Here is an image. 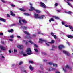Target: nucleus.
<instances>
[{"label": "nucleus", "instance_id": "f03ea898", "mask_svg": "<svg viewBox=\"0 0 73 73\" xmlns=\"http://www.w3.org/2000/svg\"><path fill=\"white\" fill-rule=\"evenodd\" d=\"M26 52L28 55H31L32 54V52L31 51L30 48H28L26 50Z\"/></svg>", "mask_w": 73, "mask_h": 73}, {"label": "nucleus", "instance_id": "72a5a7b5", "mask_svg": "<svg viewBox=\"0 0 73 73\" xmlns=\"http://www.w3.org/2000/svg\"><path fill=\"white\" fill-rule=\"evenodd\" d=\"M24 53V52L23 51H20L19 52V54H23Z\"/></svg>", "mask_w": 73, "mask_h": 73}, {"label": "nucleus", "instance_id": "f257e3e1", "mask_svg": "<svg viewBox=\"0 0 73 73\" xmlns=\"http://www.w3.org/2000/svg\"><path fill=\"white\" fill-rule=\"evenodd\" d=\"M19 23L20 24V25H21V21H22V22L23 23H24L25 24L27 23V21H26L24 19H23L22 20V19L20 18H19Z\"/></svg>", "mask_w": 73, "mask_h": 73}, {"label": "nucleus", "instance_id": "2eb2a0df", "mask_svg": "<svg viewBox=\"0 0 73 73\" xmlns=\"http://www.w3.org/2000/svg\"><path fill=\"white\" fill-rule=\"evenodd\" d=\"M19 9L20 11H23V12H25V11H26V10L23 8Z\"/></svg>", "mask_w": 73, "mask_h": 73}, {"label": "nucleus", "instance_id": "c756f323", "mask_svg": "<svg viewBox=\"0 0 73 73\" xmlns=\"http://www.w3.org/2000/svg\"><path fill=\"white\" fill-rule=\"evenodd\" d=\"M38 34H41V35H44V34L42 33H41V31H40L38 32Z\"/></svg>", "mask_w": 73, "mask_h": 73}, {"label": "nucleus", "instance_id": "aec40b11", "mask_svg": "<svg viewBox=\"0 0 73 73\" xmlns=\"http://www.w3.org/2000/svg\"><path fill=\"white\" fill-rule=\"evenodd\" d=\"M52 65H53V66L55 67L56 68H57V64H56L53 63L52 64Z\"/></svg>", "mask_w": 73, "mask_h": 73}, {"label": "nucleus", "instance_id": "bf43d9fd", "mask_svg": "<svg viewBox=\"0 0 73 73\" xmlns=\"http://www.w3.org/2000/svg\"><path fill=\"white\" fill-rule=\"evenodd\" d=\"M33 36L34 37H35V36H36V35H35V34H33Z\"/></svg>", "mask_w": 73, "mask_h": 73}, {"label": "nucleus", "instance_id": "b1692460", "mask_svg": "<svg viewBox=\"0 0 73 73\" xmlns=\"http://www.w3.org/2000/svg\"><path fill=\"white\" fill-rule=\"evenodd\" d=\"M24 14L25 15H26V16H31V15L27 13H25Z\"/></svg>", "mask_w": 73, "mask_h": 73}, {"label": "nucleus", "instance_id": "6e6552de", "mask_svg": "<svg viewBox=\"0 0 73 73\" xmlns=\"http://www.w3.org/2000/svg\"><path fill=\"white\" fill-rule=\"evenodd\" d=\"M0 49H1V50H5L6 49V48L3 47V46L2 45H0Z\"/></svg>", "mask_w": 73, "mask_h": 73}, {"label": "nucleus", "instance_id": "680f3d73", "mask_svg": "<svg viewBox=\"0 0 73 73\" xmlns=\"http://www.w3.org/2000/svg\"><path fill=\"white\" fill-rule=\"evenodd\" d=\"M56 73H60V72H59L58 71H56Z\"/></svg>", "mask_w": 73, "mask_h": 73}, {"label": "nucleus", "instance_id": "338daca9", "mask_svg": "<svg viewBox=\"0 0 73 73\" xmlns=\"http://www.w3.org/2000/svg\"><path fill=\"white\" fill-rule=\"evenodd\" d=\"M14 65H15V64H12V66H13Z\"/></svg>", "mask_w": 73, "mask_h": 73}, {"label": "nucleus", "instance_id": "6e6d98bb", "mask_svg": "<svg viewBox=\"0 0 73 73\" xmlns=\"http://www.w3.org/2000/svg\"><path fill=\"white\" fill-rule=\"evenodd\" d=\"M9 52L10 53H11V50H9Z\"/></svg>", "mask_w": 73, "mask_h": 73}, {"label": "nucleus", "instance_id": "39448f33", "mask_svg": "<svg viewBox=\"0 0 73 73\" xmlns=\"http://www.w3.org/2000/svg\"><path fill=\"white\" fill-rule=\"evenodd\" d=\"M34 18L35 19H39L40 15L37 14L35 13L34 14Z\"/></svg>", "mask_w": 73, "mask_h": 73}, {"label": "nucleus", "instance_id": "f8f14e48", "mask_svg": "<svg viewBox=\"0 0 73 73\" xmlns=\"http://www.w3.org/2000/svg\"><path fill=\"white\" fill-rule=\"evenodd\" d=\"M58 48L59 49H61L62 48H64V46L63 45L59 46H58Z\"/></svg>", "mask_w": 73, "mask_h": 73}, {"label": "nucleus", "instance_id": "3c124183", "mask_svg": "<svg viewBox=\"0 0 73 73\" xmlns=\"http://www.w3.org/2000/svg\"><path fill=\"white\" fill-rule=\"evenodd\" d=\"M55 5V7H57V5H58V4H57V3H56Z\"/></svg>", "mask_w": 73, "mask_h": 73}, {"label": "nucleus", "instance_id": "052dcab7", "mask_svg": "<svg viewBox=\"0 0 73 73\" xmlns=\"http://www.w3.org/2000/svg\"><path fill=\"white\" fill-rule=\"evenodd\" d=\"M68 1H73V0H67Z\"/></svg>", "mask_w": 73, "mask_h": 73}, {"label": "nucleus", "instance_id": "79ce46f5", "mask_svg": "<svg viewBox=\"0 0 73 73\" xmlns=\"http://www.w3.org/2000/svg\"><path fill=\"white\" fill-rule=\"evenodd\" d=\"M15 24H13L10 25V27H13L14 25H15Z\"/></svg>", "mask_w": 73, "mask_h": 73}, {"label": "nucleus", "instance_id": "8fccbe9b", "mask_svg": "<svg viewBox=\"0 0 73 73\" xmlns=\"http://www.w3.org/2000/svg\"><path fill=\"white\" fill-rule=\"evenodd\" d=\"M43 61H44V62H47V60H43Z\"/></svg>", "mask_w": 73, "mask_h": 73}, {"label": "nucleus", "instance_id": "7ed1b4c3", "mask_svg": "<svg viewBox=\"0 0 73 73\" xmlns=\"http://www.w3.org/2000/svg\"><path fill=\"white\" fill-rule=\"evenodd\" d=\"M53 43H54V40H52L51 42L46 43V45H47V46H49V44H53Z\"/></svg>", "mask_w": 73, "mask_h": 73}, {"label": "nucleus", "instance_id": "37998d69", "mask_svg": "<svg viewBox=\"0 0 73 73\" xmlns=\"http://www.w3.org/2000/svg\"><path fill=\"white\" fill-rule=\"evenodd\" d=\"M23 56H26L27 55V54H25L24 53H23Z\"/></svg>", "mask_w": 73, "mask_h": 73}, {"label": "nucleus", "instance_id": "de8ad7c7", "mask_svg": "<svg viewBox=\"0 0 73 73\" xmlns=\"http://www.w3.org/2000/svg\"><path fill=\"white\" fill-rule=\"evenodd\" d=\"M9 40L10 41H13V40L12 39H10Z\"/></svg>", "mask_w": 73, "mask_h": 73}, {"label": "nucleus", "instance_id": "4468645a", "mask_svg": "<svg viewBox=\"0 0 73 73\" xmlns=\"http://www.w3.org/2000/svg\"><path fill=\"white\" fill-rule=\"evenodd\" d=\"M55 68H53L52 67H50L49 68V70L50 71H51V70H55Z\"/></svg>", "mask_w": 73, "mask_h": 73}, {"label": "nucleus", "instance_id": "ddd939ff", "mask_svg": "<svg viewBox=\"0 0 73 73\" xmlns=\"http://www.w3.org/2000/svg\"><path fill=\"white\" fill-rule=\"evenodd\" d=\"M44 41V40L40 38L39 39V43H42Z\"/></svg>", "mask_w": 73, "mask_h": 73}, {"label": "nucleus", "instance_id": "603ef678", "mask_svg": "<svg viewBox=\"0 0 73 73\" xmlns=\"http://www.w3.org/2000/svg\"><path fill=\"white\" fill-rule=\"evenodd\" d=\"M7 17H10V16L8 14H7Z\"/></svg>", "mask_w": 73, "mask_h": 73}, {"label": "nucleus", "instance_id": "a18cd8bd", "mask_svg": "<svg viewBox=\"0 0 73 73\" xmlns=\"http://www.w3.org/2000/svg\"><path fill=\"white\" fill-rule=\"evenodd\" d=\"M22 28H23V29H27V27H24Z\"/></svg>", "mask_w": 73, "mask_h": 73}, {"label": "nucleus", "instance_id": "c03bdc74", "mask_svg": "<svg viewBox=\"0 0 73 73\" xmlns=\"http://www.w3.org/2000/svg\"><path fill=\"white\" fill-rule=\"evenodd\" d=\"M29 42L30 43H31V44H33V43L32 42V41H29Z\"/></svg>", "mask_w": 73, "mask_h": 73}, {"label": "nucleus", "instance_id": "13d9d810", "mask_svg": "<svg viewBox=\"0 0 73 73\" xmlns=\"http://www.w3.org/2000/svg\"><path fill=\"white\" fill-rule=\"evenodd\" d=\"M62 24H65V23L64 22H62Z\"/></svg>", "mask_w": 73, "mask_h": 73}, {"label": "nucleus", "instance_id": "4c0bfd02", "mask_svg": "<svg viewBox=\"0 0 73 73\" xmlns=\"http://www.w3.org/2000/svg\"><path fill=\"white\" fill-rule=\"evenodd\" d=\"M63 70H64L65 72H66V70L65 68H63Z\"/></svg>", "mask_w": 73, "mask_h": 73}, {"label": "nucleus", "instance_id": "9d476101", "mask_svg": "<svg viewBox=\"0 0 73 73\" xmlns=\"http://www.w3.org/2000/svg\"><path fill=\"white\" fill-rule=\"evenodd\" d=\"M65 27H69V28H70V29H72V31H73V27H72V26H68V25H65Z\"/></svg>", "mask_w": 73, "mask_h": 73}, {"label": "nucleus", "instance_id": "9b49d317", "mask_svg": "<svg viewBox=\"0 0 73 73\" xmlns=\"http://www.w3.org/2000/svg\"><path fill=\"white\" fill-rule=\"evenodd\" d=\"M51 35L52 36H53V37H54L55 39H56V38H57V36L56 35H54V34L53 33H51Z\"/></svg>", "mask_w": 73, "mask_h": 73}, {"label": "nucleus", "instance_id": "09e8293b", "mask_svg": "<svg viewBox=\"0 0 73 73\" xmlns=\"http://www.w3.org/2000/svg\"><path fill=\"white\" fill-rule=\"evenodd\" d=\"M17 38H21V37H20V36H17Z\"/></svg>", "mask_w": 73, "mask_h": 73}, {"label": "nucleus", "instance_id": "69168bd1", "mask_svg": "<svg viewBox=\"0 0 73 73\" xmlns=\"http://www.w3.org/2000/svg\"><path fill=\"white\" fill-rule=\"evenodd\" d=\"M2 58H4V57L3 56H2Z\"/></svg>", "mask_w": 73, "mask_h": 73}, {"label": "nucleus", "instance_id": "ea45409f", "mask_svg": "<svg viewBox=\"0 0 73 73\" xmlns=\"http://www.w3.org/2000/svg\"><path fill=\"white\" fill-rule=\"evenodd\" d=\"M34 46L36 47V48H38V46L36 44H34Z\"/></svg>", "mask_w": 73, "mask_h": 73}, {"label": "nucleus", "instance_id": "bb28decb", "mask_svg": "<svg viewBox=\"0 0 73 73\" xmlns=\"http://www.w3.org/2000/svg\"><path fill=\"white\" fill-rule=\"evenodd\" d=\"M51 21H54V19H53V18H51V20H49V21L50 22H51Z\"/></svg>", "mask_w": 73, "mask_h": 73}, {"label": "nucleus", "instance_id": "473e14b6", "mask_svg": "<svg viewBox=\"0 0 73 73\" xmlns=\"http://www.w3.org/2000/svg\"><path fill=\"white\" fill-rule=\"evenodd\" d=\"M48 65H53V63H52V62H49L48 63Z\"/></svg>", "mask_w": 73, "mask_h": 73}, {"label": "nucleus", "instance_id": "6ab92c4d", "mask_svg": "<svg viewBox=\"0 0 73 73\" xmlns=\"http://www.w3.org/2000/svg\"><path fill=\"white\" fill-rule=\"evenodd\" d=\"M29 69H30L31 70V71H32V70H33V68L32 67V66H31V65L30 66H29Z\"/></svg>", "mask_w": 73, "mask_h": 73}, {"label": "nucleus", "instance_id": "393cba45", "mask_svg": "<svg viewBox=\"0 0 73 73\" xmlns=\"http://www.w3.org/2000/svg\"><path fill=\"white\" fill-rule=\"evenodd\" d=\"M67 37L68 38H73V36L70 35H68L67 36Z\"/></svg>", "mask_w": 73, "mask_h": 73}, {"label": "nucleus", "instance_id": "f704fd0d", "mask_svg": "<svg viewBox=\"0 0 73 73\" xmlns=\"http://www.w3.org/2000/svg\"><path fill=\"white\" fill-rule=\"evenodd\" d=\"M34 50L36 52H38V50H37V49L35 48Z\"/></svg>", "mask_w": 73, "mask_h": 73}, {"label": "nucleus", "instance_id": "f3484780", "mask_svg": "<svg viewBox=\"0 0 73 73\" xmlns=\"http://www.w3.org/2000/svg\"><path fill=\"white\" fill-rule=\"evenodd\" d=\"M44 15H42L41 16H40L39 15V19H42L44 18Z\"/></svg>", "mask_w": 73, "mask_h": 73}, {"label": "nucleus", "instance_id": "7c9ffc66", "mask_svg": "<svg viewBox=\"0 0 73 73\" xmlns=\"http://www.w3.org/2000/svg\"><path fill=\"white\" fill-rule=\"evenodd\" d=\"M10 37L11 38H14V36L12 35H11L10 36Z\"/></svg>", "mask_w": 73, "mask_h": 73}, {"label": "nucleus", "instance_id": "2f4dec72", "mask_svg": "<svg viewBox=\"0 0 73 73\" xmlns=\"http://www.w3.org/2000/svg\"><path fill=\"white\" fill-rule=\"evenodd\" d=\"M11 15L12 16H15V14L13 13L12 11H11Z\"/></svg>", "mask_w": 73, "mask_h": 73}, {"label": "nucleus", "instance_id": "412c9836", "mask_svg": "<svg viewBox=\"0 0 73 73\" xmlns=\"http://www.w3.org/2000/svg\"><path fill=\"white\" fill-rule=\"evenodd\" d=\"M66 3H68V5H69L70 6V7H71L72 8H73V6H72V5H71V4H70V3L68 2H66Z\"/></svg>", "mask_w": 73, "mask_h": 73}, {"label": "nucleus", "instance_id": "e2e57ef3", "mask_svg": "<svg viewBox=\"0 0 73 73\" xmlns=\"http://www.w3.org/2000/svg\"><path fill=\"white\" fill-rule=\"evenodd\" d=\"M26 45H28V43L26 42Z\"/></svg>", "mask_w": 73, "mask_h": 73}, {"label": "nucleus", "instance_id": "20e7f679", "mask_svg": "<svg viewBox=\"0 0 73 73\" xmlns=\"http://www.w3.org/2000/svg\"><path fill=\"white\" fill-rule=\"evenodd\" d=\"M17 47L19 49H23L24 48V46L22 45H17Z\"/></svg>", "mask_w": 73, "mask_h": 73}, {"label": "nucleus", "instance_id": "e433bc0d", "mask_svg": "<svg viewBox=\"0 0 73 73\" xmlns=\"http://www.w3.org/2000/svg\"><path fill=\"white\" fill-rule=\"evenodd\" d=\"M1 1L4 3H7V2L4 1V0H1Z\"/></svg>", "mask_w": 73, "mask_h": 73}, {"label": "nucleus", "instance_id": "774afa93", "mask_svg": "<svg viewBox=\"0 0 73 73\" xmlns=\"http://www.w3.org/2000/svg\"><path fill=\"white\" fill-rule=\"evenodd\" d=\"M24 72H25V73H27V71H24Z\"/></svg>", "mask_w": 73, "mask_h": 73}, {"label": "nucleus", "instance_id": "58836bf2", "mask_svg": "<svg viewBox=\"0 0 73 73\" xmlns=\"http://www.w3.org/2000/svg\"><path fill=\"white\" fill-rule=\"evenodd\" d=\"M22 64H23V62L21 61L19 62V65H21Z\"/></svg>", "mask_w": 73, "mask_h": 73}, {"label": "nucleus", "instance_id": "0eeeda50", "mask_svg": "<svg viewBox=\"0 0 73 73\" xmlns=\"http://www.w3.org/2000/svg\"><path fill=\"white\" fill-rule=\"evenodd\" d=\"M30 4L31 5L30 8L31 10L29 9V11H32V10H35V8H34L32 6V4L30 3Z\"/></svg>", "mask_w": 73, "mask_h": 73}, {"label": "nucleus", "instance_id": "423d86ee", "mask_svg": "<svg viewBox=\"0 0 73 73\" xmlns=\"http://www.w3.org/2000/svg\"><path fill=\"white\" fill-rule=\"evenodd\" d=\"M40 5L41 7H42V8H46V7L45 6V5L42 2H40Z\"/></svg>", "mask_w": 73, "mask_h": 73}, {"label": "nucleus", "instance_id": "c85d7f7f", "mask_svg": "<svg viewBox=\"0 0 73 73\" xmlns=\"http://www.w3.org/2000/svg\"><path fill=\"white\" fill-rule=\"evenodd\" d=\"M24 33H25V34H26V35H29V34L26 31H24Z\"/></svg>", "mask_w": 73, "mask_h": 73}, {"label": "nucleus", "instance_id": "a19ab883", "mask_svg": "<svg viewBox=\"0 0 73 73\" xmlns=\"http://www.w3.org/2000/svg\"><path fill=\"white\" fill-rule=\"evenodd\" d=\"M29 62L30 63H31V64H33V61H29Z\"/></svg>", "mask_w": 73, "mask_h": 73}, {"label": "nucleus", "instance_id": "5701e85b", "mask_svg": "<svg viewBox=\"0 0 73 73\" xmlns=\"http://www.w3.org/2000/svg\"><path fill=\"white\" fill-rule=\"evenodd\" d=\"M66 67L67 69H71V67H69L68 65H67V66H66Z\"/></svg>", "mask_w": 73, "mask_h": 73}, {"label": "nucleus", "instance_id": "4d7b16f0", "mask_svg": "<svg viewBox=\"0 0 73 73\" xmlns=\"http://www.w3.org/2000/svg\"><path fill=\"white\" fill-rule=\"evenodd\" d=\"M52 48H55L54 46V45H52Z\"/></svg>", "mask_w": 73, "mask_h": 73}, {"label": "nucleus", "instance_id": "5fc2aeb1", "mask_svg": "<svg viewBox=\"0 0 73 73\" xmlns=\"http://www.w3.org/2000/svg\"><path fill=\"white\" fill-rule=\"evenodd\" d=\"M67 44H68V45H70V43H69L68 42H67Z\"/></svg>", "mask_w": 73, "mask_h": 73}, {"label": "nucleus", "instance_id": "1a4fd4ad", "mask_svg": "<svg viewBox=\"0 0 73 73\" xmlns=\"http://www.w3.org/2000/svg\"><path fill=\"white\" fill-rule=\"evenodd\" d=\"M63 52L64 53V54H66V55L67 56H70V54L68 52L66 51H63Z\"/></svg>", "mask_w": 73, "mask_h": 73}, {"label": "nucleus", "instance_id": "c9c22d12", "mask_svg": "<svg viewBox=\"0 0 73 73\" xmlns=\"http://www.w3.org/2000/svg\"><path fill=\"white\" fill-rule=\"evenodd\" d=\"M54 17L55 19H59V17H57L54 16Z\"/></svg>", "mask_w": 73, "mask_h": 73}, {"label": "nucleus", "instance_id": "a211bd4d", "mask_svg": "<svg viewBox=\"0 0 73 73\" xmlns=\"http://www.w3.org/2000/svg\"><path fill=\"white\" fill-rule=\"evenodd\" d=\"M0 20L2 21H3V22H5V19L3 18H0Z\"/></svg>", "mask_w": 73, "mask_h": 73}, {"label": "nucleus", "instance_id": "0e129e2a", "mask_svg": "<svg viewBox=\"0 0 73 73\" xmlns=\"http://www.w3.org/2000/svg\"><path fill=\"white\" fill-rule=\"evenodd\" d=\"M57 12H60L61 11L60 10H57Z\"/></svg>", "mask_w": 73, "mask_h": 73}, {"label": "nucleus", "instance_id": "cd10ccee", "mask_svg": "<svg viewBox=\"0 0 73 73\" xmlns=\"http://www.w3.org/2000/svg\"><path fill=\"white\" fill-rule=\"evenodd\" d=\"M17 52V50L16 49H14V53H16Z\"/></svg>", "mask_w": 73, "mask_h": 73}, {"label": "nucleus", "instance_id": "4be33fe9", "mask_svg": "<svg viewBox=\"0 0 73 73\" xmlns=\"http://www.w3.org/2000/svg\"><path fill=\"white\" fill-rule=\"evenodd\" d=\"M35 11L37 13H40L41 12V11L37 9L35 10Z\"/></svg>", "mask_w": 73, "mask_h": 73}, {"label": "nucleus", "instance_id": "864d4df0", "mask_svg": "<svg viewBox=\"0 0 73 73\" xmlns=\"http://www.w3.org/2000/svg\"><path fill=\"white\" fill-rule=\"evenodd\" d=\"M0 35H1V36H2L3 35V34L2 33H0Z\"/></svg>", "mask_w": 73, "mask_h": 73}, {"label": "nucleus", "instance_id": "49530a36", "mask_svg": "<svg viewBox=\"0 0 73 73\" xmlns=\"http://www.w3.org/2000/svg\"><path fill=\"white\" fill-rule=\"evenodd\" d=\"M11 6L12 7H15V5L13 4H12L11 5Z\"/></svg>", "mask_w": 73, "mask_h": 73}, {"label": "nucleus", "instance_id": "a878e982", "mask_svg": "<svg viewBox=\"0 0 73 73\" xmlns=\"http://www.w3.org/2000/svg\"><path fill=\"white\" fill-rule=\"evenodd\" d=\"M8 32H13V29H11L10 30H8Z\"/></svg>", "mask_w": 73, "mask_h": 73}, {"label": "nucleus", "instance_id": "dca6fc26", "mask_svg": "<svg viewBox=\"0 0 73 73\" xmlns=\"http://www.w3.org/2000/svg\"><path fill=\"white\" fill-rule=\"evenodd\" d=\"M64 13H67L68 14H71L72 12H71L69 11H64Z\"/></svg>", "mask_w": 73, "mask_h": 73}]
</instances>
